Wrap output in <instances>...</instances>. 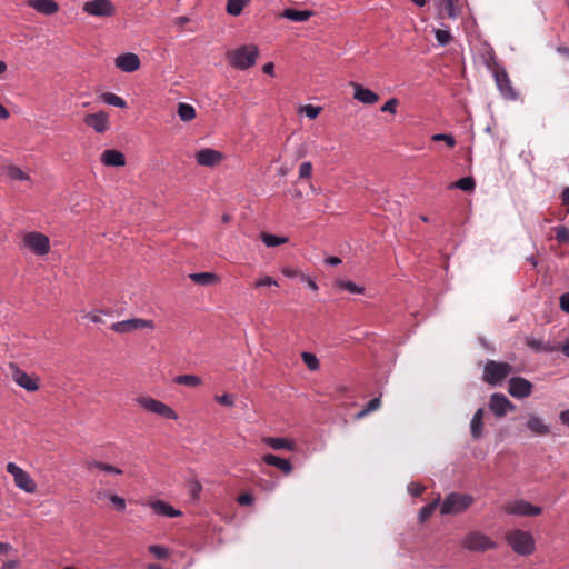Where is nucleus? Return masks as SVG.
Wrapping results in <instances>:
<instances>
[{
    "label": "nucleus",
    "mask_w": 569,
    "mask_h": 569,
    "mask_svg": "<svg viewBox=\"0 0 569 569\" xmlns=\"http://www.w3.org/2000/svg\"><path fill=\"white\" fill-rule=\"evenodd\" d=\"M259 49L254 44H244L227 52L228 63L238 70H247L256 64Z\"/></svg>",
    "instance_id": "1"
},
{
    "label": "nucleus",
    "mask_w": 569,
    "mask_h": 569,
    "mask_svg": "<svg viewBox=\"0 0 569 569\" xmlns=\"http://www.w3.org/2000/svg\"><path fill=\"white\" fill-rule=\"evenodd\" d=\"M488 68L492 70V74L500 91L501 96L507 100H516L518 98V93L511 86L510 78L505 69L497 60L495 54L490 56L489 61L487 62Z\"/></svg>",
    "instance_id": "2"
},
{
    "label": "nucleus",
    "mask_w": 569,
    "mask_h": 569,
    "mask_svg": "<svg viewBox=\"0 0 569 569\" xmlns=\"http://www.w3.org/2000/svg\"><path fill=\"white\" fill-rule=\"evenodd\" d=\"M506 540L511 549L520 556L532 555L536 550V543L529 531L515 529L507 533Z\"/></svg>",
    "instance_id": "3"
},
{
    "label": "nucleus",
    "mask_w": 569,
    "mask_h": 569,
    "mask_svg": "<svg viewBox=\"0 0 569 569\" xmlns=\"http://www.w3.org/2000/svg\"><path fill=\"white\" fill-rule=\"evenodd\" d=\"M473 503V497L468 493L451 492L447 495L441 503L440 513L458 515L466 511Z\"/></svg>",
    "instance_id": "4"
},
{
    "label": "nucleus",
    "mask_w": 569,
    "mask_h": 569,
    "mask_svg": "<svg viewBox=\"0 0 569 569\" xmlns=\"http://www.w3.org/2000/svg\"><path fill=\"white\" fill-rule=\"evenodd\" d=\"M512 371L513 367L508 362L488 360L483 368L482 380L490 386H497Z\"/></svg>",
    "instance_id": "5"
},
{
    "label": "nucleus",
    "mask_w": 569,
    "mask_h": 569,
    "mask_svg": "<svg viewBox=\"0 0 569 569\" xmlns=\"http://www.w3.org/2000/svg\"><path fill=\"white\" fill-rule=\"evenodd\" d=\"M137 402L147 411L156 413L160 417L170 420L178 419L177 412L171 407H169L168 405L160 400L153 399L151 397H139L137 398Z\"/></svg>",
    "instance_id": "6"
},
{
    "label": "nucleus",
    "mask_w": 569,
    "mask_h": 569,
    "mask_svg": "<svg viewBox=\"0 0 569 569\" xmlns=\"http://www.w3.org/2000/svg\"><path fill=\"white\" fill-rule=\"evenodd\" d=\"M7 471L13 476L14 483L18 488L27 493H33L37 490V485L30 475L17 466L14 462L7 465Z\"/></svg>",
    "instance_id": "7"
},
{
    "label": "nucleus",
    "mask_w": 569,
    "mask_h": 569,
    "mask_svg": "<svg viewBox=\"0 0 569 569\" xmlns=\"http://www.w3.org/2000/svg\"><path fill=\"white\" fill-rule=\"evenodd\" d=\"M463 547L470 551L485 552L495 549L497 543L481 532H471L463 539Z\"/></svg>",
    "instance_id": "8"
},
{
    "label": "nucleus",
    "mask_w": 569,
    "mask_h": 569,
    "mask_svg": "<svg viewBox=\"0 0 569 569\" xmlns=\"http://www.w3.org/2000/svg\"><path fill=\"white\" fill-rule=\"evenodd\" d=\"M23 244L38 256H44L50 251L49 238L41 232H28L23 237Z\"/></svg>",
    "instance_id": "9"
},
{
    "label": "nucleus",
    "mask_w": 569,
    "mask_h": 569,
    "mask_svg": "<svg viewBox=\"0 0 569 569\" xmlns=\"http://www.w3.org/2000/svg\"><path fill=\"white\" fill-rule=\"evenodd\" d=\"M505 511L509 515L535 517L542 512V509L538 506L531 505L529 501L518 499L505 507Z\"/></svg>",
    "instance_id": "10"
},
{
    "label": "nucleus",
    "mask_w": 569,
    "mask_h": 569,
    "mask_svg": "<svg viewBox=\"0 0 569 569\" xmlns=\"http://www.w3.org/2000/svg\"><path fill=\"white\" fill-rule=\"evenodd\" d=\"M83 11L94 17H111L116 8L110 0H91L83 4Z\"/></svg>",
    "instance_id": "11"
},
{
    "label": "nucleus",
    "mask_w": 569,
    "mask_h": 569,
    "mask_svg": "<svg viewBox=\"0 0 569 569\" xmlns=\"http://www.w3.org/2000/svg\"><path fill=\"white\" fill-rule=\"evenodd\" d=\"M144 328L153 329L154 328L153 321L144 320L141 318H132V319H127L123 321L114 322L111 326V329L118 333H127V332H131V331L139 330V329H144Z\"/></svg>",
    "instance_id": "12"
},
{
    "label": "nucleus",
    "mask_w": 569,
    "mask_h": 569,
    "mask_svg": "<svg viewBox=\"0 0 569 569\" xmlns=\"http://www.w3.org/2000/svg\"><path fill=\"white\" fill-rule=\"evenodd\" d=\"M489 409L498 418L505 417L508 411H515L516 406L503 395L495 392L489 400Z\"/></svg>",
    "instance_id": "13"
},
{
    "label": "nucleus",
    "mask_w": 569,
    "mask_h": 569,
    "mask_svg": "<svg viewBox=\"0 0 569 569\" xmlns=\"http://www.w3.org/2000/svg\"><path fill=\"white\" fill-rule=\"evenodd\" d=\"M10 368L12 369V378L19 387L31 392L39 389V379L37 377L28 375L13 363H10Z\"/></svg>",
    "instance_id": "14"
},
{
    "label": "nucleus",
    "mask_w": 569,
    "mask_h": 569,
    "mask_svg": "<svg viewBox=\"0 0 569 569\" xmlns=\"http://www.w3.org/2000/svg\"><path fill=\"white\" fill-rule=\"evenodd\" d=\"M533 385L522 377H512L509 380L508 392L515 398H527L532 393Z\"/></svg>",
    "instance_id": "15"
},
{
    "label": "nucleus",
    "mask_w": 569,
    "mask_h": 569,
    "mask_svg": "<svg viewBox=\"0 0 569 569\" xmlns=\"http://www.w3.org/2000/svg\"><path fill=\"white\" fill-rule=\"evenodd\" d=\"M83 122L98 133H103L109 129V116L104 111L86 114Z\"/></svg>",
    "instance_id": "16"
},
{
    "label": "nucleus",
    "mask_w": 569,
    "mask_h": 569,
    "mask_svg": "<svg viewBox=\"0 0 569 569\" xmlns=\"http://www.w3.org/2000/svg\"><path fill=\"white\" fill-rule=\"evenodd\" d=\"M194 158L199 166L212 168L223 159V154L218 150L203 148L196 153Z\"/></svg>",
    "instance_id": "17"
},
{
    "label": "nucleus",
    "mask_w": 569,
    "mask_h": 569,
    "mask_svg": "<svg viewBox=\"0 0 569 569\" xmlns=\"http://www.w3.org/2000/svg\"><path fill=\"white\" fill-rule=\"evenodd\" d=\"M116 67L123 72H134L140 68V59L136 53H122L116 58Z\"/></svg>",
    "instance_id": "18"
},
{
    "label": "nucleus",
    "mask_w": 569,
    "mask_h": 569,
    "mask_svg": "<svg viewBox=\"0 0 569 569\" xmlns=\"http://www.w3.org/2000/svg\"><path fill=\"white\" fill-rule=\"evenodd\" d=\"M350 86L353 88L355 93L353 98L358 100L359 102H362L365 104H375L379 101V96L371 91L368 88H365L362 84L357 82H350Z\"/></svg>",
    "instance_id": "19"
},
{
    "label": "nucleus",
    "mask_w": 569,
    "mask_h": 569,
    "mask_svg": "<svg viewBox=\"0 0 569 569\" xmlns=\"http://www.w3.org/2000/svg\"><path fill=\"white\" fill-rule=\"evenodd\" d=\"M27 4L46 16H51L59 11V6L54 0H28Z\"/></svg>",
    "instance_id": "20"
},
{
    "label": "nucleus",
    "mask_w": 569,
    "mask_h": 569,
    "mask_svg": "<svg viewBox=\"0 0 569 569\" xmlns=\"http://www.w3.org/2000/svg\"><path fill=\"white\" fill-rule=\"evenodd\" d=\"M101 162L108 167H122L126 164L124 154L114 149H107L101 153Z\"/></svg>",
    "instance_id": "21"
},
{
    "label": "nucleus",
    "mask_w": 569,
    "mask_h": 569,
    "mask_svg": "<svg viewBox=\"0 0 569 569\" xmlns=\"http://www.w3.org/2000/svg\"><path fill=\"white\" fill-rule=\"evenodd\" d=\"M262 461L268 465L278 468L284 475H289L292 471V465L290 460L274 456L272 453H267L262 457Z\"/></svg>",
    "instance_id": "22"
},
{
    "label": "nucleus",
    "mask_w": 569,
    "mask_h": 569,
    "mask_svg": "<svg viewBox=\"0 0 569 569\" xmlns=\"http://www.w3.org/2000/svg\"><path fill=\"white\" fill-rule=\"evenodd\" d=\"M525 343L536 352H553L558 350V348L549 341L546 342L543 339L535 338L532 336L525 337Z\"/></svg>",
    "instance_id": "23"
},
{
    "label": "nucleus",
    "mask_w": 569,
    "mask_h": 569,
    "mask_svg": "<svg viewBox=\"0 0 569 569\" xmlns=\"http://www.w3.org/2000/svg\"><path fill=\"white\" fill-rule=\"evenodd\" d=\"M483 415L485 411L482 408L476 410L471 422H470V432L471 437L475 440L480 439L483 436Z\"/></svg>",
    "instance_id": "24"
},
{
    "label": "nucleus",
    "mask_w": 569,
    "mask_h": 569,
    "mask_svg": "<svg viewBox=\"0 0 569 569\" xmlns=\"http://www.w3.org/2000/svg\"><path fill=\"white\" fill-rule=\"evenodd\" d=\"M150 506L157 515L166 516L169 518L179 517L181 515V511L174 509L172 506L162 500H156L151 502Z\"/></svg>",
    "instance_id": "25"
},
{
    "label": "nucleus",
    "mask_w": 569,
    "mask_h": 569,
    "mask_svg": "<svg viewBox=\"0 0 569 569\" xmlns=\"http://www.w3.org/2000/svg\"><path fill=\"white\" fill-rule=\"evenodd\" d=\"M189 278L199 286H213L219 282V276L213 272L191 273Z\"/></svg>",
    "instance_id": "26"
},
{
    "label": "nucleus",
    "mask_w": 569,
    "mask_h": 569,
    "mask_svg": "<svg viewBox=\"0 0 569 569\" xmlns=\"http://www.w3.org/2000/svg\"><path fill=\"white\" fill-rule=\"evenodd\" d=\"M263 442L267 443L269 447H271L273 450L287 449V450L291 451L296 447L295 442L287 438L269 437V438H264Z\"/></svg>",
    "instance_id": "27"
},
{
    "label": "nucleus",
    "mask_w": 569,
    "mask_h": 569,
    "mask_svg": "<svg viewBox=\"0 0 569 569\" xmlns=\"http://www.w3.org/2000/svg\"><path fill=\"white\" fill-rule=\"evenodd\" d=\"M527 427L530 431L539 436H546L550 432V429L543 421L537 416H530L527 421Z\"/></svg>",
    "instance_id": "28"
},
{
    "label": "nucleus",
    "mask_w": 569,
    "mask_h": 569,
    "mask_svg": "<svg viewBox=\"0 0 569 569\" xmlns=\"http://www.w3.org/2000/svg\"><path fill=\"white\" fill-rule=\"evenodd\" d=\"M313 14L312 11L309 10H296L292 8L286 9L282 12V17L297 22H305L309 20V18Z\"/></svg>",
    "instance_id": "29"
},
{
    "label": "nucleus",
    "mask_w": 569,
    "mask_h": 569,
    "mask_svg": "<svg viewBox=\"0 0 569 569\" xmlns=\"http://www.w3.org/2000/svg\"><path fill=\"white\" fill-rule=\"evenodd\" d=\"M86 468L88 470L97 468V469H99L101 471H104V472H108V473H113V475H122V472H123L118 467H114V466L106 463V462L97 461V460H88V461H86Z\"/></svg>",
    "instance_id": "30"
},
{
    "label": "nucleus",
    "mask_w": 569,
    "mask_h": 569,
    "mask_svg": "<svg viewBox=\"0 0 569 569\" xmlns=\"http://www.w3.org/2000/svg\"><path fill=\"white\" fill-rule=\"evenodd\" d=\"M250 2L251 0H228L226 11L230 16L238 17Z\"/></svg>",
    "instance_id": "31"
},
{
    "label": "nucleus",
    "mask_w": 569,
    "mask_h": 569,
    "mask_svg": "<svg viewBox=\"0 0 569 569\" xmlns=\"http://www.w3.org/2000/svg\"><path fill=\"white\" fill-rule=\"evenodd\" d=\"M173 382L177 385H183L190 388H196L202 385V379L197 375H179L173 378Z\"/></svg>",
    "instance_id": "32"
},
{
    "label": "nucleus",
    "mask_w": 569,
    "mask_h": 569,
    "mask_svg": "<svg viewBox=\"0 0 569 569\" xmlns=\"http://www.w3.org/2000/svg\"><path fill=\"white\" fill-rule=\"evenodd\" d=\"M440 503V496H438L435 500H432L430 503L423 506L418 513V521L420 523L426 522L435 512L437 507Z\"/></svg>",
    "instance_id": "33"
},
{
    "label": "nucleus",
    "mask_w": 569,
    "mask_h": 569,
    "mask_svg": "<svg viewBox=\"0 0 569 569\" xmlns=\"http://www.w3.org/2000/svg\"><path fill=\"white\" fill-rule=\"evenodd\" d=\"M453 188L460 189L466 192H471L476 188V182L472 177H463L457 180L456 182L449 184V189Z\"/></svg>",
    "instance_id": "34"
},
{
    "label": "nucleus",
    "mask_w": 569,
    "mask_h": 569,
    "mask_svg": "<svg viewBox=\"0 0 569 569\" xmlns=\"http://www.w3.org/2000/svg\"><path fill=\"white\" fill-rule=\"evenodd\" d=\"M178 116L184 122L191 121L196 118V109L189 103L180 102L178 104Z\"/></svg>",
    "instance_id": "35"
},
{
    "label": "nucleus",
    "mask_w": 569,
    "mask_h": 569,
    "mask_svg": "<svg viewBox=\"0 0 569 569\" xmlns=\"http://www.w3.org/2000/svg\"><path fill=\"white\" fill-rule=\"evenodd\" d=\"M101 100L110 106L118 107L121 109L127 108V102L121 97L112 93V92H103L100 96Z\"/></svg>",
    "instance_id": "36"
},
{
    "label": "nucleus",
    "mask_w": 569,
    "mask_h": 569,
    "mask_svg": "<svg viewBox=\"0 0 569 569\" xmlns=\"http://www.w3.org/2000/svg\"><path fill=\"white\" fill-rule=\"evenodd\" d=\"M458 2L459 0H440L439 7L446 11L449 18L456 19L459 16Z\"/></svg>",
    "instance_id": "37"
},
{
    "label": "nucleus",
    "mask_w": 569,
    "mask_h": 569,
    "mask_svg": "<svg viewBox=\"0 0 569 569\" xmlns=\"http://www.w3.org/2000/svg\"><path fill=\"white\" fill-rule=\"evenodd\" d=\"M261 240L267 247H277L289 241L287 237H279L267 232L261 233Z\"/></svg>",
    "instance_id": "38"
},
{
    "label": "nucleus",
    "mask_w": 569,
    "mask_h": 569,
    "mask_svg": "<svg viewBox=\"0 0 569 569\" xmlns=\"http://www.w3.org/2000/svg\"><path fill=\"white\" fill-rule=\"evenodd\" d=\"M6 174L9 179L14 181H26L29 180V176L23 172L19 167L10 164L6 168Z\"/></svg>",
    "instance_id": "39"
},
{
    "label": "nucleus",
    "mask_w": 569,
    "mask_h": 569,
    "mask_svg": "<svg viewBox=\"0 0 569 569\" xmlns=\"http://www.w3.org/2000/svg\"><path fill=\"white\" fill-rule=\"evenodd\" d=\"M336 286L339 289L349 291L350 293H363V291H365L363 287H360L350 280L338 279L336 281Z\"/></svg>",
    "instance_id": "40"
},
{
    "label": "nucleus",
    "mask_w": 569,
    "mask_h": 569,
    "mask_svg": "<svg viewBox=\"0 0 569 569\" xmlns=\"http://www.w3.org/2000/svg\"><path fill=\"white\" fill-rule=\"evenodd\" d=\"M301 358H302V361L305 362V365L312 371H316L319 369L320 367V363H319V360L318 358L316 357V355L311 353V352H302L301 353Z\"/></svg>",
    "instance_id": "41"
},
{
    "label": "nucleus",
    "mask_w": 569,
    "mask_h": 569,
    "mask_svg": "<svg viewBox=\"0 0 569 569\" xmlns=\"http://www.w3.org/2000/svg\"><path fill=\"white\" fill-rule=\"evenodd\" d=\"M435 37L439 46L442 47L447 46L452 40V36L448 29H436Z\"/></svg>",
    "instance_id": "42"
},
{
    "label": "nucleus",
    "mask_w": 569,
    "mask_h": 569,
    "mask_svg": "<svg viewBox=\"0 0 569 569\" xmlns=\"http://www.w3.org/2000/svg\"><path fill=\"white\" fill-rule=\"evenodd\" d=\"M149 552L158 559H166L169 556L168 548L159 545H151L148 548Z\"/></svg>",
    "instance_id": "43"
},
{
    "label": "nucleus",
    "mask_w": 569,
    "mask_h": 569,
    "mask_svg": "<svg viewBox=\"0 0 569 569\" xmlns=\"http://www.w3.org/2000/svg\"><path fill=\"white\" fill-rule=\"evenodd\" d=\"M556 239L559 243L569 242V228L565 226H559L555 228Z\"/></svg>",
    "instance_id": "44"
},
{
    "label": "nucleus",
    "mask_w": 569,
    "mask_h": 569,
    "mask_svg": "<svg viewBox=\"0 0 569 569\" xmlns=\"http://www.w3.org/2000/svg\"><path fill=\"white\" fill-rule=\"evenodd\" d=\"M188 490L192 499L197 500L200 497L202 485L198 480H191L188 483Z\"/></svg>",
    "instance_id": "45"
},
{
    "label": "nucleus",
    "mask_w": 569,
    "mask_h": 569,
    "mask_svg": "<svg viewBox=\"0 0 569 569\" xmlns=\"http://www.w3.org/2000/svg\"><path fill=\"white\" fill-rule=\"evenodd\" d=\"M433 141L446 142L448 147L453 148L456 146V139L452 134L436 133L432 136Z\"/></svg>",
    "instance_id": "46"
},
{
    "label": "nucleus",
    "mask_w": 569,
    "mask_h": 569,
    "mask_svg": "<svg viewBox=\"0 0 569 569\" xmlns=\"http://www.w3.org/2000/svg\"><path fill=\"white\" fill-rule=\"evenodd\" d=\"M426 490V487L419 482H411L408 486V492L412 497H420Z\"/></svg>",
    "instance_id": "47"
},
{
    "label": "nucleus",
    "mask_w": 569,
    "mask_h": 569,
    "mask_svg": "<svg viewBox=\"0 0 569 569\" xmlns=\"http://www.w3.org/2000/svg\"><path fill=\"white\" fill-rule=\"evenodd\" d=\"M312 173V164L309 161L302 162L299 168V178L308 179Z\"/></svg>",
    "instance_id": "48"
},
{
    "label": "nucleus",
    "mask_w": 569,
    "mask_h": 569,
    "mask_svg": "<svg viewBox=\"0 0 569 569\" xmlns=\"http://www.w3.org/2000/svg\"><path fill=\"white\" fill-rule=\"evenodd\" d=\"M109 499L114 506L116 510L123 511L126 509V500L122 497L118 495H109Z\"/></svg>",
    "instance_id": "49"
},
{
    "label": "nucleus",
    "mask_w": 569,
    "mask_h": 569,
    "mask_svg": "<svg viewBox=\"0 0 569 569\" xmlns=\"http://www.w3.org/2000/svg\"><path fill=\"white\" fill-rule=\"evenodd\" d=\"M216 401L224 407H233L234 399L232 395L223 393L221 396H216Z\"/></svg>",
    "instance_id": "50"
},
{
    "label": "nucleus",
    "mask_w": 569,
    "mask_h": 569,
    "mask_svg": "<svg viewBox=\"0 0 569 569\" xmlns=\"http://www.w3.org/2000/svg\"><path fill=\"white\" fill-rule=\"evenodd\" d=\"M398 103L399 101L396 98H391L380 108V111L396 113V108Z\"/></svg>",
    "instance_id": "51"
},
{
    "label": "nucleus",
    "mask_w": 569,
    "mask_h": 569,
    "mask_svg": "<svg viewBox=\"0 0 569 569\" xmlns=\"http://www.w3.org/2000/svg\"><path fill=\"white\" fill-rule=\"evenodd\" d=\"M303 110H305L306 116H307L309 119L313 120V119H316V118L319 116V113H320V111H321V108H320V107H315V106H312V104H307V106L303 108Z\"/></svg>",
    "instance_id": "52"
},
{
    "label": "nucleus",
    "mask_w": 569,
    "mask_h": 569,
    "mask_svg": "<svg viewBox=\"0 0 569 569\" xmlns=\"http://www.w3.org/2000/svg\"><path fill=\"white\" fill-rule=\"evenodd\" d=\"M269 286H278V282L272 278V277H269V276H266L261 279H258L256 282H254V287L259 288V287H269Z\"/></svg>",
    "instance_id": "53"
},
{
    "label": "nucleus",
    "mask_w": 569,
    "mask_h": 569,
    "mask_svg": "<svg viewBox=\"0 0 569 569\" xmlns=\"http://www.w3.org/2000/svg\"><path fill=\"white\" fill-rule=\"evenodd\" d=\"M238 503L241 505V506H251L254 501V498L251 493L249 492H246V493H241L238 499H237Z\"/></svg>",
    "instance_id": "54"
},
{
    "label": "nucleus",
    "mask_w": 569,
    "mask_h": 569,
    "mask_svg": "<svg viewBox=\"0 0 569 569\" xmlns=\"http://www.w3.org/2000/svg\"><path fill=\"white\" fill-rule=\"evenodd\" d=\"M561 203L566 207V213H569V187L562 189L560 194Z\"/></svg>",
    "instance_id": "55"
},
{
    "label": "nucleus",
    "mask_w": 569,
    "mask_h": 569,
    "mask_svg": "<svg viewBox=\"0 0 569 569\" xmlns=\"http://www.w3.org/2000/svg\"><path fill=\"white\" fill-rule=\"evenodd\" d=\"M381 405V401H380V398L379 397H376V398H372L371 400H369V402L366 405V408H367V411H375L377 410Z\"/></svg>",
    "instance_id": "56"
},
{
    "label": "nucleus",
    "mask_w": 569,
    "mask_h": 569,
    "mask_svg": "<svg viewBox=\"0 0 569 569\" xmlns=\"http://www.w3.org/2000/svg\"><path fill=\"white\" fill-rule=\"evenodd\" d=\"M560 308L569 313V292L567 293H563L561 297H560Z\"/></svg>",
    "instance_id": "57"
},
{
    "label": "nucleus",
    "mask_w": 569,
    "mask_h": 569,
    "mask_svg": "<svg viewBox=\"0 0 569 569\" xmlns=\"http://www.w3.org/2000/svg\"><path fill=\"white\" fill-rule=\"evenodd\" d=\"M300 277H301V280L305 281L311 290H313V291L318 290V284L310 277H308L306 274H300Z\"/></svg>",
    "instance_id": "58"
},
{
    "label": "nucleus",
    "mask_w": 569,
    "mask_h": 569,
    "mask_svg": "<svg viewBox=\"0 0 569 569\" xmlns=\"http://www.w3.org/2000/svg\"><path fill=\"white\" fill-rule=\"evenodd\" d=\"M559 420L562 425L569 427V409L562 410L559 413Z\"/></svg>",
    "instance_id": "59"
},
{
    "label": "nucleus",
    "mask_w": 569,
    "mask_h": 569,
    "mask_svg": "<svg viewBox=\"0 0 569 569\" xmlns=\"http://www.w3.org/2000/svg\"><path fill=\"white\" fill-rule=\"evenodd\" d=\"M282 274L287 278H295L299 274V271L291 268H283Z\"/></svg>",
    "instance_id": "60"
},
{
    "label": "nucleus",
    "mask_w": 569,
    "mask_h": 569,
    "mask_svg": "<svg viewBox=\"0 0 569 569\" xmlns=\"http://www.w3.org/2000/svg\"><path fill=\"white\" fill-rule=\"evenodd\" d=\"M262 71L266 74L273 76L274 74V64L272 62H267L266 64H263Z\"/></svg>",
    "instance_id": "61"
},
{
    "label": "nucleus",
    "mask_w": 569,
    "mask_h": 569,
    "mask_svg": "<svg viewBox=\"0 0 569 569\" xmlns=\"http://www.w3.org/2000/svg\"><path fill=\"white\" fill-rule=\"evenodd\" d=\"M259 486H261L264 490H272L274 487L273 481H267V480H259Z\"/></svg>",
    "instance_id": "62"
},
{
    "label": "nucleus",
    "mask_w": 569,
    "mask_h": 569,
    "mask_svg": "<svg viewBox=\"0 0 569 569\" xmlns=\"http://www.w3.org/2000/svg\"><path fill=\"white\" fill-rule=\"evenodd\" d=\"M18 565L19 562L17 560H9L3 563L2 569H16Z\"/></svg>",
    "instance_id": "63"
},
{
    "label": "nucleus",
    "mask_w": 569,
    "mask_h": 569,
    "mask_svg": "<svg viewBox=\"0 0 569 569\" xmlns=\"http://www.w3.org/2000/svg\"><path fill=\"white\" fill-rule=\"evenodd\" d=\"M560 350L562 351V353L569 358V340L565 341L561 346H560Z\"/></svg>",
    "instance_id": "64"
}]
</instances>
